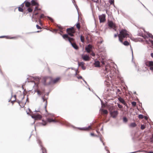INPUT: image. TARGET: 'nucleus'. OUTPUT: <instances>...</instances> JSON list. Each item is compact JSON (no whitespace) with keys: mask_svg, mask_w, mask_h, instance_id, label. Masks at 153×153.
<instances>
[{"mask_svg":"<svg viewBox=\"0 0 153 153\" xmlns=\"http://www.w3.org/2000/svg\"><path fill=\"white\" fill-rule=\"evenodd\" d=\"M63 38L65 40H68L71 43L72 47L75 49H77L78 47L76 44L74 43H72L74 41V39L72 38L69 37L68 34H65L62 36Z\"/></svg>","mask_w":153,"mask_h":153,"instance_id":"nucleus-2","label":"nucleus"},{"mask_svg":"<svg viewBox=\"0 0 153 153\" xmlns=\"http://www.w3.org/2000/svg\"><path fill=\"white\" fill-rule=\"evenodd\" d=\"M78 79H80L82 78V77L81 76H79V77H77Z\"/></svg>","mask_w":153,"mask_h":153,"instance_id":"nucleus-51","label":"nucleus"},{"mask_svg":"<svg viewBox=\"0 0 153 153\" xmlns=\"http://www.w3.org/2000/svg\"><path fill=\"white\" fill-rule=\"evenodd\" d=\"M47 120L48 122L49 123L52 122H56L53 119H51V118H48L47 119Z\"/></svg>","mask_w":153,"mask_h":153,"instance_id":"nucleus-16","label":"nucleus"},{"mask_svg":"<svg viewBox=\"0 0 153 153\" xmlns=\"http://www.w3.org/2000/svg\"><path fill=\"white\" fill-rule=\"evenodd\" d=\"M150 143H153V134L152 135V137L150 138Z\"/></svg>","mask_w":153,"mask_h":153,"instance_id":"nucleus-23","label":"nucleus"},{"mask_svg":"<svg viewBox=\"0 0 153 153\" xmlns=\"http://www.w3.org/2000/svg\"><path fill=\"white\" fill-rule=\"evenodd\" d=\"M18 10H19L20 12H23V9L20 7H19Z\"/></svg>","mask_w":153,"mask_h":153,"instance_id":"nucleus-32","label":"nucleus"},{"mask_svg":"<svg viewBox=\"0 0 153 153\" xmlns=\"http://www.w3.org/2000/svg\"><path fill=\"white\" fill-rule=\"evenodd\" d=\"M67 32L68 34L71 36H73V34L75 32L73 28H68L67 29Z\"/></svg>","mask_w":153,"mask_h":153,"instance_id":"nucleus-4","label":"nucleus"},{"mask_svg":"<svg viewBox=\"0 0 153 153\" xmlns=\"http://www.w3.org/2000/svg\"><path fill=\"white\" fill-rule=\"evenodd\" d=\"M36 27L38 29H40L41 28V27H39L38 25H36Z\"/></svg>","mask_w":153,"mask_h":153,"instance_id":"nucleus-40","label":"nucleus"},{"mask_svg":"<svg viewBox=\"0 0 153 153\" xmlns=\"http://www.w3.org/2000/svg\"><path fill=\"white\" fill-rule=\"evenodd\" d=\"M118 100L120 102L122 103L125 105L126 103L124 100L120 97H119L118 98Z\"/></svg>","mask_w":153,"mask_h":153,"instance_id":"nucleus-14","label":"nucleus"},{"mask_svg":"<svg viewBox=\"0 0 153 153\" xmlns=\"http://www.w3.org/2000/svg\"><path fill=\"white\" fill-rule=\"evenodd\" d=\"M131 49L132 53V59H133V50L132 49Z\"/></svg>","mask_w":153,"mask_h":153,"instance_id":"nucleus-52","label":"nucleus"},{"mask_svg":"<svg viewBox=\"0 0 153 153\" xmlns=\"http://www.w3.org/2000/svg\"><path fill=\"white\" fill-rule=\"evenodd\" d=\"M41 149L42 150V152L43 153H45V149L43 147H42Z\"/></svg>","mask_w":153,"mask_h":153,"instance_id":"nucleus-34","label":"nucleus"},{"mask_svg":"<svg viewBox=\"0 0 153 153\" xmlns=\"http://www.w3.org/2000/svg\"><path fill=\"white\" fill-rule=\"evenodd\" d=\"M117 36V34H115L114 35V37H116Z\"/></svg>","mask_w":153,"mask_h":153,"instance_id":"nucleus-55","label":"nucleus"},{"mask_svg":"<svg viewBox=\"0 0 153 153\" xmlns=\"http://www.w3.org/2000/svg\"><path fill=\"white\" fill-rule=\"evenodd\" d=\"M149 41L151 43L152 45L153 46V41L149 39Z\"/></svg>","mask_w":153,"mask_h":153,"instance_id":"nucleus-38","label":"nucleus"},{"mask_svg":"<svg viewBox=\"0 0 153 153\" xmlns=\"http://www.w3.org/2000/svg\"><path fill=\"white\" fill-rule=\"evenodd\" d=\"M108 25L111 28H115V25L111 21L108 22Z\"/></svg>","mask_w":153,"mask_h":153,"instance_id":"nucleus-10","label":"nucleus"},{"mask_svg":"<svg viewBox=\"0 0 153 153\" xmlns=\"http://www.w3.org/2000/svg\"><path fill=\"white\" fill-rule=\"evenodd\" d=\"M151 56L153 58V53H152L151 54Z\"/></svg>","mask_w":153,"mask_h":153,"instance_id":"nucleus-53","label":"nucleus"},{"mask_svg":"<svg viewBox=\"0 0 153 153\" xmlns=\"http://www.w3.org/2000/svg\"><path fill=\"white\" fill-rule=\"evenodd\" d=\"M57 26L58 27V28H59L60 29H62V27L61 26H60V25H58Z\"/></svg>","mask_w":153,"mask_h":153,"instance_id":"nucleus-46","label":"nucleus"},{"mask_svg":"<svg viewBox=\"0 0 153 153\" xmlns=\"http://www.w3.org/2000/svg\"><path fill=\"white\" fill-rule=\"evenodd\" d=\"M145 118L146 119V120H147L148 119V117H146V116H145Z\"/></svg>","mask_w":153,"mask_h":153,"instance_id":"nucleus-56","label":"nucleus"},{"mask_svg":"<svg viewBox=\"0 0 153 153\" xmlns=\"http://www.w3.org/2000/svg\"><path fill=\"white\" fill-rule=\"evenodd\" d=\"M31 4L33 5H38V4L35 1L32 0L31 1Z\"/></svg>","mask_w":153,"mask_h":153,"instance_id":"nucleus-19","label":"nucleus"},{"mask_svg":"<svg viewBox=\"0 0 153 153\" xmlns=\"http://www.w3.org/2000/svg\"><path fill=\"white\" fill-rule=\"evenodd\" d=\"M34 84H35V86H34V87H35V85H36V86L37 87V86H38V85H37V84H36V82H34Z\"/></svg>","mask_w":153,"mask_h":153,"instance_id":"nucleus-49","label":"nucleus"},{"mask_svg":"<svg viewBox=\"0 0 153 153\" xmlns=\"http://www.w3.org/2000/svg\"><path fill=\"white\" fill-rule=\"evenodd\" d=\"M148 153H153V152H150Z\"/></svg>","mask_w":153,"mask_h":153,"instance_id":"nucleus-60","label":"nucleus"},{"mask_svg":"<svg viewBox=\"0 0 153 153\" xmlns=\"http://www.w3.org/2000/svg\"><path fill=\"white\" fill-rule=\"evenodd\" d=\"M131 104L132 106H135L136 105V103L135 102H132Z\"/></svg>","mask_w":153,"mask_h":153,"instance_id":"nucleus-29","label":"nucleus"},{"mask_svg":"<svg viewBox=\"0 0 153 153\" xmlns=\"http://www.w3.org/2000/svg\"><path fill=\"white\" fill-rule=\"evenodd\" d=\"M100 111L101 112H102L103 114H107L108 113V111L106 110L100 109Z\"/></svg>","mask_w":153,"mask_h":153,"instance_id":"nucleus-18","label":"nucleus"},{"mask_svg":"<svg viewBox=\"0 0 153 153\" xmlns=\"http://www.w3.org/2000/svg\"><path fill=\"white\" fill-rule=\"evenodd\" d=\"M44 17V14H42L40 16V18H42Z\"/></svg>","mask_w":153,"mask_h":153,"instance_id":"nucleus-42","label":"nucleus"},{"mask_svg":"<svg viewBox=\"0 0 153 153\" xmlns=\"http://www.w3.org/2000/svg\"><path fill=\"white\" fill-rule=\"evenodd\" d=\"M48 18L51 21H52V22L53 21V19L52 18H51L49 17H48Z\"/></svg>","mask_w":153,"mask_h":153,"instance_id":"nucleus-41","label":"nucleus"},{"mask_svg":"<svg viewBox=\"0 0 153 153\" xmlns=\"http://www.w3.org/2000/svg\"><path fill=\"white\" fill-rule=\"evenodd\" d=\"M105 61L104 60V59H102V61H101V62L103 65L105 64Z\"/></svg>","mask_w":153,"mask_h":153,"instance_id":"nucleus-39","label":"nucleus"},{"mask_svg":"<svg viewBox=\"0 0 153 153\" xmlns=\"http://www.w3.org/2000/svg\"><path fill=\"white\" fill-rule=\"evenodd\" d=\"M25 6L27 7H29L30 5V3L28 1L25 2Z\"/></svg>","mask_w":153,"mask_h":153,"instance_id":"nucleus-20","label":"nucleus"},{"mask_svg":"<svg viewBox=\"0 0 153 153\" xmlns=\"http://www.w3.org/2000/svg\"><path fill=\"white\" fill-rule=\"evenodd\" d=\"M90 134H91V136H95V135H94V133H91Z\"/></svg>","mask_w":153,"mask_h":153,"instance_id":"nucleus-48","label":"nucleus"},{"mask_svg":"<svg viewBox=\"0 0 153 153\" xmlns=\"http://www.w3.org/2000/svg\"><path fill=\"white\" fill-rule=\"evenodd\" d=\"M100 140H101V141L103 143V145H104V143H103L102 142V140H101V138H100Z\"/></svg>","mask_w":153,"mask_h":153,"instance_id":"nucleus-57","label":"nucleus"},{"mask_svg":"<svg viewBox=\"0 0 153 153\" xmlns=\"http://www.w3.org/2000/svg\"><path fill=\"white\" fill-rule=\"evenodd\" d=\"M53 31H55V32H56V30H53Z\"/></svg>","mask_w":153,"mask_h":153,"instance_id":"nucleus-62","label":"nucleus"},{"mask_svg":"<svg viewBox=\"0 0 153 153\" xmlns=\"http://www.w3.org/2000/svg\"><path fill=\"white\" fill-rule=\"evenodd\" d=\"M145 65L147 66H153V61H147L145 62Z\"/></svg>","mask_w":153,"mask_h":153,"instance_id":"nucleus-9","label":"nucleus"},{"mask_svg":"<svg viewBox=\"0 0 153 153\" xmlns=\"http://www.w3.org/2000/svg\"><path fill=\"white\" fill-rule=\"evenodd\" d=\"M145 42H146V43L147 44H149V42H150L149 41V40L148 41L147 40H146L145 41Z\"/></svg>","mask_w":153,"mask_h":153,"instance_id":"nucleus-44","label":"nucleus"},{"mask_svg":"<svg viewBox=\"0 0 153 153\" xmlns=\"http://www.w3.org/2000/svg\"><path fill=\"white\" fill-rule=\"evenodd\" d=\"M107 69V68H105V73L106 71H107V69Z\"/></svg>","mask_w":153,"mask_h":153,"instance_id":"nucleus-64","label":"nucleus"},{"mask_svg":"<svg viewBox=\"0 0 153 153\" xmlns=\"http://www.w3.org/2000/svg\"><path fill=\"white\" fill-rule=\"evenodd\" d=\"M150 69L151 70L153 71V67H150Z\"/></svg>","mask_w":153,"mask_h":153,"instance_id":"nucleus-47","label":"nucleus"},{"mask_svg":"<svg viewBox=\"0 0 153 153\" xmlns=\"http://www.w3.org/2000/svg\"><path fill=\"white\" fill-rule=\"evenodd\" d=\"M28 11L29 12H30L32 11V10L30 8H29L27 9Z\"/></svg>","mask_w":153,"mask_h":153,"instance_id":"nucleus-35","label":"nucleus"},{"mask_svg":"<svg viewBox=\"0 0 153 153\" xmlns=\"http://www.w3.org/2000/svg\"><path fill=\"white\" fill-rule=\"evenodd\" d=\"M111 116L113 118H115L118 114V112L117 111H114L110 112Z\"/></svg>","mask_w":153,"mask_h":153,"instance_id":"nucleus-5","label":"nucleus"},{"mask_svg":"<svg viewBox=\"0 0 153 153\" xmlns=\"http://www.w3.org/2000/svg\"><path fill=\"white\" fill-rule=\"evenodd\" d=\"M92 46L91 45H89L88 46L86 47L85 49L88 53H89L91 51Z\"/></svg>","mask_w":153,"mask_h":153,"instance_id":"nucleus-7","label":"nucleus"},{"mask_svg":"<svg viewBox=\"0 0 153 153\" xmlns=\"http://www.w3.org/2000/svg\"><path fill=\"white\" fill-rule=\"evenodd\" d=\"M142 36L143 37H144L145 39H146L147 38V37L146 36L144 35V36Z\"/></svg>","mask_w":153,"mask_h":153,"instance_id":"nucleus-45","label":"nucleus"},{"mask_svg":"<svg viewBox=\"0 0 153 153\" xmlns=\"http://www.w3.org/2000/svg\"><path fill=\"white\" fill-rule=\"evenodd\" d=\"M117 91L118 92H120V90L119 89H118L117 90Z\"/></svg>","mask_w":153,"mask_h":153,"instance_id":"nucleus-58","label":"nucleus"},{"mask_svg":"<svg viewBox=\"0 0 153 153\" xmlns=\"http://www.w3.org/2000/svg\"><path fill=\"white\" fill-rule=\"evenodd\" d=\"M105 15L104 14H102L99 16V18L100 22H104L105 20Z\"/></svg>","mask_w":153,"mask_h":153,"instance_id":"nucleus-6","label":"nucleus"},{"mask_svg":"<svg viewBox=\"0 0 153 153\" xmlns=\"http://www.w3.org/2000/svg\"><path fill=\"white\" fill-rule=\"evenodd\" d=\"M35 92H36L37 93V94L39 96H40L41 94H42V93L39 90H37Z\"/></svg>","mask_w":153,"mask_h":153,"instance_id":"nucleus-24","label":"nucleus"},{"mask_svg":"<svg viewBox=\"0 0 153 153\" xmlns=\"http://www.w3.org/2000/svg\"><path fill=\"white\" fill-rule=\"evenodd\" d=\"M46 124V122L45 121H43V123H42V124L43 125H45Z\"/></svg>","mask_w":153,"mask_h":153,"instance_id":"nucleus-37","label":"nucleus"},{"mask_svg":"<svg viewBox=\"0 0 153 153\" xmlns=\"http://www.w3.org/2000/svg\"><path fill=\"white\" fill-rule=\"evenodd\" d=\"M147 34L149 37H150L152 39H153V36H152L151 33H147Z\"/></svg>","mask_w":153,"mask_h":153,"instance_id":"nucleus-26","label":"nucleus"},{"mask_svg":"<svg viewBox=\"0 0 153 153\" xmlns=\"http://www.w3.org/2000/svg\"><path fill=\"white\" fill-rule=\"evenodd\" d=\"M138 117L140 119H142L143 117V116L142 114H140L138 116Z\"/></svg>","mask_w":153,"mask_h":153,"instance_id":"nucleus-30","label":"nucleus"},{"mask_svg":"<svg viewBox=\"0 0 153 153\" xmlns=\"http://www.w3.org/2000/svg\"><path fill=\"white\" fill-rule=\"evenodd\" d=\"M42 99L43 100V102H44V103H45V111L46 112H47V110L46 109V106H47V101L46 100H45V99L44 97H42Z\"/></svg>","mask_w":153,"mask_h":153,"instance_id":"nucleus-12","label":"nucleus"},{"mask_svg":"<svg viewBox=\"0 0 153 153\" xmlns=\"http://www.w3.org/2000/svg\"><path fill=\"white\" fill-rule=\"evenodd\" d=\"M76 27L78 29H80V26L79 25V23H77L76 24Z\"/></svg>","mask_w":153,"mask_h":153,"instance_id":"nucleus-28","label":"nucleus"},{"mask_svg":"<svg viewBox=\"0 0 153 153\" xmlns=\"http://www.w3.org/2000/svg\"><path fill=\"white\" fill-rule=\"evenodd\" d=\"M24 6V4H22L21 5V6L22 7V6Z\"/></svg>","mask_w":153,"mask_h":153,"instance_id":"nucleus-63","label":"nucleus"},{"mask_svg":"<svg viewBox=\"0 0 153 153\" xmlns=\"http://www.w3.org/2000/svg\"><path fill=\"white\" fill-rule=\"evenodd\" d=\"M38 10L37 7H36L35 8V10Z\"/></svg>","mask_w":153,"mask_h":153,"instance_id":"nucleus-54","label":"nucleus"},{"mask_svg":"<svg viewBox=\"0 0 153 153\" xmlns=\"http://www.w3.org/2000/svg\"><path fill=\"white\" fill-rule=\"evenodd\" d=\"M48 79V78H45V82L47 81Z\"/></svg>","mask_w":153,"mask_h":153,"instance_id":"nucleus-50","label":"nucleus"},{"mask_svg":"<svg viewBox=\"0 0 153 153\" xmlns=\"http://www.w3.org/2000/svg\"><path fill=\"white\" fill-rule=\"evenodd\" d=\"M123 121L124 122H126L128 121L127 118L126 117H123Z\"/></svg>","mask_w":153,"mask_h":153,"instance_id":"nucleus-27","label":"nucleus"},{"mask_svg":"<svg viewBox=\"0 0 153 153\" xmlns=\"http://www.w3.org/2000/svg\"><path fill=\"white\" fill-rule=\"evenodd\" d=\"M38 14V13H36L35 14V15H37Z\"/></svg>","mask_w":153,"mask_h":153,"instance_id":"nucleus-61","label":"nucleus"},{"mask_svg":"<svg viewBox=\"0 0 153 153\" xmlns=\"http://www.w3.org/2000/svg\"><path fill=\"white\" fill-rule=\"evenodd\" d=\"M39 110H36L34 113H32L30 115L32 118L34 119L35 120H40L42 118V116L40 114H36L35 112H39Z\"/></svg>","mask_w":153,"mask_h":153,"instance_id":"nucleus-3","label":"nucleus"},{"mask_svg":"<svg viewBox=\"0 0 153 153\" xmlns=\"http://www.w3.org/2000/svg\"><path fill=\"white\" fill-rule=\"evenodd\" d=\"M50 114L51 116H54V115L53 114Z\"/></svg>","mask_w":153,"mask_h":153,"instance_id":"nucleus-59","label":"nucleus"},{"mask_svg":"<svg viewBox=\"0 0 153 153\" xmlns=\"http://www.w3.org/2000/svg\"><path fill=\"white\" fill-rule=\"evenodd\" d=\"M119 41L123 43L122 39L124 38L129 37L130 36L128 32L125 30H123L120 32L118 35Z\"/></svg>","mask_w":153,"mask_h":153,"instance_id":"nucleus-1","label":"nucleus"},{"mask_svg":"<svg viewBox=\"0 0 153 153\" xmlns=\"http://www.w3.org/2000/svg\"><path fill=\"white\" fill-rule=\"evenodd\" d=\"M79 128L81 130H84L86 131V130H88L89 129H91V126H89L88 127H84V128Z\"/></svg>","mask_w":153,"mask_h":153,"instance_id":"nucleus-15","label":"nucleus"},{"mask_svg":"<svg viewBox=\"0 0 153 153\" xmlns=\"http://www.w3.org/2000/svg\"><path fill=\"white\" fill-rule=\"evenodd\" d=\"M137 125L135 123H131L129 125V127L130 128L134 127L136 126Z\"/></svg>","mask_w":153,"mask_h":153,"instance_id":"nucleus-17","label":"nucleus"},{"mask_svg":"<svg viewBox=\"0 0 153 153\" xmlns=\"http://www.w3.org/2000/svg\"><path fill=\"white\" fill-rule=\"evenodd\" d=\"M82 58L85 61H88L90 60V57L87 55H82Z\"/></svg>","mask_w":153,"mask_h":153,"instance_id":"nucleus-8","label":"nucleus"},{"mask_svg":"<svg viewBox=\"0 0 153 153\" xmlns=\"http://www.w3.org/2000/svg\"><path fill=\"white\" fill-rule=\"evenodd\" d=\"M94 64L96 67H100V62L98 61L95 60Z\"/></svg>","mask_w":153,"mask_h":153,"instance_id":"nucleus-13","label":"nucleus"},{"mask_svg":"<svg viewBox=\"0 0 153 153\" xmlns=\"http://www.w3.org/2000/svg\"><path fill=\"white\" fill-rule=\"evenodd\" d=\"M60 79V78L59 77H58L56 78V79H54L53 80V82L54 83H56Z\"/></svg>","mask_w":153,"mask_h":153,"instance_id":"nucleus-22","label":"nucleus"},{"mask_svg":"<svg viewBox=\"0 0 153 153\" xmlns=\"http://www.w3.org/2000/svg\"><path fill=\"white\" fill-rule=\"evenodd\" d=\"M84 63L83 62H78L79 66H81L82 69L84 70L85 69V67L84 65Z\"/></svg>","mask_w":153,"mask_h":153,"instance_id":"nucleus-11","label":"nucleus"},{"mask_svg":"<svg viewBox=\"0 0 153 153\" xmlns=\"http://www.w3.org/2000/svg\"><path fill=\"white\" fill-rule=\"evenodd\" d=\"M91 55L92 56H94L95 55V53L93 52H92L91 53Z\"/></svg>","mask_w":153,"mask_h":153,"instance_id":"nucleus-43","label":"nucleus"},{"mask_svg":"<svg viewBox=\"0 0 153 153\" xmlns=\"http://www.w3.org/2000/svg\"><path fill=\"white\" fill-rule=\"evenodd\" d=\"M109 2L111 4H112L114 3V1L113 0H109Z\"/></svg>","mask_w":153,"mask_h":153,"instance_id":"nucleus-36","label":"nucleus"},{"mask_svg":"<svg viewBox=\"0 0 153 153\" xmlns=\"http://www.w3.org/2000/svg\"><path fill=\"white\" fill-rule=\"evenodd\" d=\"M123 44L126 46H127L129 45V42H128L127 41H125L123 43Z\"/></svg>","mask_w":153,"mask_h":153,"instance_id":"nucleus-25","label":"nucleus"},{"mask_svg":"<svg viewBox=\"0 0 153 153\" xmlns=\"http://www.w3.org/2000/svg\"><path fill=\"white\" fill-rule=\"evenodd\" d=\"M80 40L83 43L84 42V37L83 36H80Z\"/></svg>","mask_w":153,"mask_h":153,"instance_id":"nucleus-21","label":"nucleus"},{"mask_svg":"<svg viewBox=\"0 0 153 153\" xmlns=\"http://www.w3.org/2000/svg\"><path fill=\"white\" fill-rule=\"evenodd\" d=\"M145 128V126L143 125H142L141 126V128L142 129H143Z\"/></svg>","mask_w":153,"mask_h":153,"instance_id":"nucleus-31","label":"nucleus"},{"mask_svg":"<svg viewBox=\"0 0 153 153\" xmlns=\"http://www.w3.org/2000/svg\"><path fill=\"white\" fill-rule=\"evenodd\" d=\"M117 105L118 107L120 108H121L123 107L122 106L119 104H117Z\"/></svg>","mask_w":153,"mask_h":153,"instance_id":"nucleus-33","label":"nucleus"}]
</instances>
